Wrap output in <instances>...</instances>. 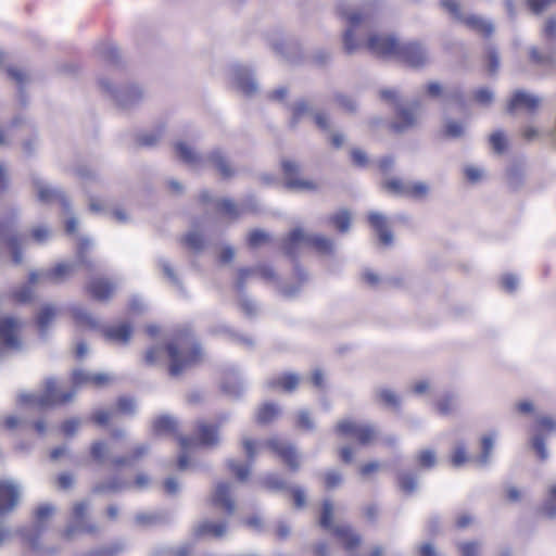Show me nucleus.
<instances>
[{
	"label": "nucleus",
	"instance_id": "25",
	"mask_svg": "<svg viewBox=\"0 0 556 556\" xmlns=\"http://www.w3.org/2000/svg\"><path fill=\"white\" fill-rule=\"evenodd\" d=\"M254 276H260L262 279L266 281H276L277 277L274 269L269 266L262 265L256 268H242L239 270L238 279H237V288L242 290L244 282Z\"/></svg>",
	"mask_w": 556,
	"mask_h": 556
},
{
	"label": "nucleus",
	"instance_id": "17",
	"mask_svg": "<svg viewBox=\"0 0 556 556\" xmlns=\"http://www.w3.org/2000/svg\"><path fill=\"white\" fill-rule=\"evenodd\" d=\"M304 117H312L315 124L323 130L330 128V121L326 113L315 111L309 102L300 100L292 108V123L295 124Z\"/></svg>",
	"mask_w": 556,
	"mask_h": 556
},
{
	"label": "nucleus",
	"instance_id": "27",
	"mask_svg": "<svg viewBox=\"0 0 556 556\" xmlns=\"http://www.w3.org/2000/svg\"><path fill=\"white\" fill-rule=\"evenodd\" d=\"M132 488V483L130 480L115 476L106 481L98 483L93 491L96 493H121Z\"/></svg>",
	"mask_w": 556,
	"mask_h": 556
},
{
	"label": "nucleus",
	"instance_id": "10",
	"mask_svg": "<svg viewBox=\"0 0 556 556\" xmlns=\"http://www.w3.org/2000/svg\"><path fill=\"white\" fill-rule=\"evenodd\" d=\"M440 5L457 22L464 24L468 29L490 38L494 33V25L491 21L477 14L465 15L457 0H440Z\"/></svg>",
	"mask_w": 556,
	"mask_h": 556
},
{
	"label": "nucleus",
	"instance_id": "60",
	"mask_svg": "<svg viewBox=\"0 0 556 556\" xmlns=\"http://www.w3.org/2000/svg\"><path fill=\"white\" fill-rule=\"evenodd\" d=\"M216 206L220 208L227 216L232 218L239 216L240 214V211L236 203H233L229 199H223L220 201H217Z\"/></svg>",
	"mask_w": 556,
	"mask_h": 556
},
{
	"label": "nucleus",
	"instance_id": "13",
	"mask_svg": "<svg viewBox=\"0 0 556 556\" xmlns=\"http://www.w3.org/2000/svg\"><path fill=\"white\" fill-rule=\"evenodd\" d=\"M22 484L11 478L0 480V520L13 513L22 497Z\"/></svg>",
	"mask_w": 556,
	"mask_h": 556
},
{
	"label": "nucleus",
	"instance_id": "9",
	"mask_svg": "<svg viewBox=\"0 0 556 556\" xmlns=\"http://www.w3.org/2000/svg\"><path fill=\"white\" fill-rule=\"evenodd\" d=\"M198 440L199 442L194 439L179 437V445L181 447V454L177 462L179 470H187L189 468L188 452L197 445L213 447L219 443L217 428L213 425L200 424L198 427Z\"/></svg>",
	"mask_w": 556,
	"mask_h": 556
},
{
	"label": "nucleus",
	"instance_id": "59",
	"mask_svg": "<svg viewBox=\"0 0 556 556\" xmlns=\"http://www.w3.org/2000/svg\"><path fill=\"white\" fill-rule=\"evenodd\" d=\"M437 463L435 454L431 450L420 451L418 454V464L422 468L430 469L434 467Z\"/></svg>",
	"mask_w": 556,
	"mask_h": 556
},
{
	"label": "nucleus",
	"instance_id": "26",
	"mask_svg": "<svg viewBox=\"0 0 556 556\" xmlns=\"http://www.w3.org/2000/svg\"><path fill=\"white\" fill-rule=\"evenodd\" d=\"M35 185L37 189V197L41 202L49 203L53 200H58L66 211L68 210V202L60 190L52 188L42 180H36Z\"/></svg>",
	"mask_w": 556,
	"mask_h": 556
},
{
	"label": "nucleus",
	"instance_id": "7",
	"mask_svg": "<svg viewBox=\"0 0 556 556\" xmlns=\"http://www.w3.org/2000/svg\"><path fill=\"white\" fill-rule=\"evenodd\" d=\"M242 445L245 454L252 463L260 451L264 447H268L275 454H277L291 469L296 470L300 467V454L288 442L278 438H271L266 441H253L251 439H243Z\"/></svg>",
	"mask_w": 556,
	"mask_h": 556
},
{
	"label": "nucleus",
	"instance_id": "19",
	"mask_svg": "<svg viewBox=\"0 0 556 556\" xmlns=\"http://www.w3.org/2000/svg\"><path fill=\"white\" fill-rule=\"evenodd\" d=\"M529 60L530 62L545 70L547 73H552L556 71V47L546 46L542 49L538 47L529 48Z\"/></svg>",
	"mask_w": 556,
	"mask_h": 556
},
{
	"label": "nucleus",
	"instance_id": "47",
	"mask_svg": "<svg viewBox=\"0 0 556 556\" xmlns=\"http://www.w3.org/2000/svg\"><path fill=\"white\" fill-rule=\"evenodd\" d=\"M493 446H494V437L493 435L489 434V435L482 437L481 454L477 458V463L480 466H485L489 463Z\"/></svg>",
	"mask_w": 556,
	"mask_h": 556
},
{
	"label": "nucleus",
	"instance_id": "23",
	"mask_svg": "<svg viewBox=\"0 0 556 556\" xmlns=\"http://www.w3.org/2000/svg\"><path fill=\"white\" fill-rule=\"evenodd\" d=\"M117 289V285L105 278H94L87 285L90 295L97 301L111 299Z\"/></svg>",
	"mask_w": 556,
	"mask_h": 556
},
{
	"label": "nucleus",
	"instance_id": "56",
	"mask_svg": "<svg viewBox=\"0 0 556 556\" xmlns=\"http://www.w3.org/2000/svg\"><path fill=\"white\" fill-rule=\"evenodd\" d=\"M332 515L333 505L329 501H325L323 504V510L320 516V526L325 529L330 530L332 528Z\"/></svg>",
	"mask_w": 556,
	"mask_h": 556
},
{
	"label": "nucleus",
	"instance_id": "34",
	"mask_svg": "<svg viewBox=\"0 0 556 556\" xmlns=\"http://www.w3.org/2000/svg\"><path fill=\"white\" fill-rule=\"evenodd\" d=\"M177 430V420L169 415H162L154 419L153 431L157 435L174 434Z\"/></svg>",
	"mask_w": 556,
	"mask_h": 556
},
{
	"label": "nucleus",
	"instance_id": "39",
	"mask_svg": "<svg viewBox=\"0 0 556 556\" xmlns=\"http://www.w3.org/2000/svg\"><path fill=\"white\" fill-rule=\"evenodd\" d=\"M540 513L548 519L556 517V484L549 488L547 496L540 507Z\"/></svg>",
	"mask_w": 556,
	"mask_h": 556
},
{
	"label": "nucleus",
	"instance_id": "3",
	"mask_svg": "<svg viewBox=\"0 0 556 556\" xmlns=\"http://www.w3.org/2000/svg\"><path fill=\"white\" fill-rule=\"evenodd\" d=\"M93 372L75 369L72 374L74 389L67 392H61L56 382L52 378L45 381L43 389L40 393L22 392L18 394V404L21 406H29L31 408H47L59 404H65L75 396L76 389L83 386L91 384Z\"/></svg>",
	"mask_w": 556,
	"mask_h": 556
},
{
	"label": "nucleus",
	"instance_id": "29",
	"mask_svg": "<svg viewBox=\"0 0 556 556\" xmlns=\"http://www.w3.org/2000/svg\"><path fill=\"white\" fill-rule=\"evenodd\" d=\"M131 333L132 327L129 323L113 325L104 330L105 338L118 344H127L131 338Z\"/></svg>",
	"mask_w": 556,
	"mask_h": 556
},
{
	"label": "nucleus",
	"instance_id": "38",
	"mask_svg": "<svg viewBox=\"0 0 556 556\" xmlns=\"http://www.w3.org/2000/svg\"><path fill=\"white\" fill-rule=\"evenodd\" d=\"M72 316L77 324L84 325L90 328L97 327L98 323L96 318L81 305H74L71 308Z\"/></svg>",
	"mask_w": 556,
	"mask_h": 556
},
{
	"label": "nucleus",
	"instance_id": "11",
	"mask_svg": "<svg viewBox=\"0 0 556 556\" xmlns=\"http://www.w3.org/2000/svg\"><path fill=\"white\" fill-rule=\"evenodd\" d=\"M22 321L15 317L0 319V358L9 351H17L22 346Z\"/></svg>",
	"mask_w": 556,
	"mask_h": 556
},
{
	"label": "nucleus",
	"instance_id": "35",
	"mask_svg": "<svg viewBox=\"0 0 556 556\" xmlns=\"http://www.w3.org/2000/svg\"><path fill=\"white\" fill-rule=\"evenodd\" d=\"M58 315V308L52 304H47L41 307L37 316V325L40 332L43 334L52 323L55 320Z\"/></svg>",
	"mask_w": 556,
	"mask_h": 556
},
{
	"label": "nucleus",
	"instance_id": "48",
	"mask_svg": "<svg viewBox=\"0 0 556 556\" xmlns=\"http://www.w3.org/2000/svg\"><path fill=\"white\" fill-rule=\"evenodd\" d=\"M429 192V187L421 181L416 182H407V198H412L415 200H421L427 197Z\"/></svg>",
	"mask_w": 556,
	"mask_h": 556
},
{
	"label": "nucleus",
	"instance_id": "53",
	"mask_svg": "<svg viewBox=\"0 0 556 556\" xmlns=\"http://www.w3.org/2000/svg\"><path fill=\"white\" fill-rule=\"evenodd\" d=\"M490 143L498 154L504 153L507 148V140L502 130H497L490 136Z\"/></svg>",
	"mask_w": 556,
	"mask_h": 556
},
{
	"label": "nucleus",
	"instance_id": "46",
	"mask_svg": "<svg viewBox=\"0 0 556 556\" xmlns=\"http://www.w3.org/2000/svg\"><path fill=\"white\" fill-rule=\"evenodd\" d=\"M376 397L379 402L383 403L387 406L393 407L395 409L400 408V397L395 392H393L390 389L377 390Z\"/></svg>",
	"mask_w": 556,
	"mask_h": 556
},
{
	"label": "nucleus",
	"instance_id": "8",
	"mask_svg": "<svg viewBox=\"0 0 556 556\" xmlns=\"http://www.w3.org/2000/svg\"><path fill=\"white\" fill-rule=\"evenodd\" d=\"M303 248H313L320 254H331L334 251L332 240L314 233H306L302 229H294L283 242V250L288 255H295Z\"/></svg>",
	"mask_w": 556,
	"mask_h": 556
},
{
	"label": "nucleus",
	"instance_id": "52",
	"mask_svg": "<svg viewBox=\"0 0 556 556\" xmlns=\"http://www.w3.org/2000/svg\"><path fill=\"white\" fill-rule=\"evenodd\" d=\"M465 132L464 126L453 119H447L444 126V135L448 138H460Z\"/></svg>",
	"mask_w": 556,
	"mask_h": 556
},
{
	"label": "nucleus",
	"instance_id": "37",
	"mask_svg": "<svg viewBox=\"0 0 556 556\" xmlns=\"http://www.w3.org/2000/svg\"><path fill=\"white\" fill-rule=\"evenodd\" d=\"M483 60L490 75H495L500 68V54L495 46L488 43L484 47Z\"/></svg>",
	"mask_w": 556,
	"mask_h": 556
},
{
	"label": "nucleus",
	"instance_id": "5",
	"mask_svg": "<svg viewBox=\"0 0 556 556\" xmlns=\"http://www.w3.org/2000/svg\"><path fill=\"white\" fill-rule=\"evenodd\" d=\"M175 154L186 165L195 170L206 168L213 165L224 178L233 176L235 170L228 163L222 150H213L208 155L198 153L193 146L187 141H177L175 143Z\"/></svg>",
	"mask_w": 556,
	"mask_h": 556
},
{
	"label": "nucleus",
	"instance_id": "36",
	"mask_svg": "<svg viewBox=\"0 0 556 556\" xmlns=\"http://www.w3.org/2000/svg\"><path fill=\"white\" fill-rule=\"evenodd\" d=\"M55 511V507L52 504L45 503L37 507L35 511V529L37 533H40L46 523L52 518Z\"/></svg>",
	"mask_w": 556,
	"mask_h": 556
},
{
	"label": "nucleus",
	"instance_id": "45",
	"mask_svg": "<svg viewBox=\"0 0 556 556\" xmlns=\"http://www.w3.org/2000/svg\"><path fill=\"white\" fill-rule=\"evenodd\" d=\"M542 37L546 46L556 47V16H551L546 20Z\"/></svg>",
	"mask_w": 556,
	"mask_h": 556
},
{
	"label": "nucleus",
	"instance_id": "28",
	"mask_svg": "<svg viewBox=\"0 0 556 556\" xmlns=\"http://www.w3.org/2000/svg\"><path fill=\"white\" fill-rule=\"evenodd\" d=\"M149 451L150 446L148 444H138L131 450L129 455L113 457L111 464L115 467H130L147 456Z\"/></svg>",
	"mask_w": 556,
	"mask_h": 556
},
{
	"label": "nucleus",
	"instance_id": "22",
	"mask_svg": "<svg viewBox=\"0 0 556 556\" xmlns=\"http://www.w3.org/2000/svg\"><path fill=\"white\" fill-rule=\"evenodd\" d=\"M377 437L376 428L363 421L350 420V442L354 441L359 445H369Z\"/></svg>",
	"mask_w": 556,
	"mask_h": 556
},
{
	"label": "nucleus",
	"instance_id": "61",
	"mask_svg": "<svg viewBox=\"0 0 556 556\" xmlns=\"http://www.w3.org/2000/svg\"><path fill=\"white\" fill-rule=\"evenodd\" d=\"M137 408V404L134 399L128 396H122L117 401V409L118 412L126 414V415H132L135 414Z\"/></svg>",
	"mask_w": 556,
	"mask_h": 556
},
{
	"label": "nucleus",
	"instance_id": "16",
	"mask_svg": "<svg viewBox=\"0 0 556 556\" xmlns=\"http://www.w3.org/2000/svg\"><path fill=\"white\" fill-rule=\"evenodd\" d=\"M541 105V98L525 90H516L507 103V112L515 114L523 111L527 114H535Z\"/></svg>",
	"mask_w": 556,
	"mask_h": 556
},
{
	"label": "nucleus",
	"instance_id": "6",
	"mask_svg": "<svg viewBox=\"0 0 556 556\" xmlns=\"http://www.w3.org/2000/svg\"><path fill=\"white\" fill-rule=\"evenodd\" d=\"M380 98L394 104L395 121L390 124V129L395 134H403L418 125V113L421 111V102L413 101L409 106L399 102V92L394 89L380 90Z\"/></svg>",
	"mask_w": 556,
	"mask_h": 556
},
{
	"label": "nucleus",
	"instance_id": "58",
	"mask_svg": "<svg viewBox=\"0 0 556 556\" xmlns=\"http://www.w3.org/2000/svg\"><path fill=\"white\" fill-rule=\"evenodd\" d=\"M473 98L477 103L489 106L493 102L494 94L489 88H479L475 91Z\"/></svg>",
	"mask_w": 556,
	"mask_h": 556
},
{
	"label": "nucleus",
	"instance_id": "64",
	"mask_svg": "<svg viewBox=\"0 0 556 556\" xmlns=\"http://www.w3.org/2000/svg\"><path fill=\"white\" fill-rule=\"evenodd\" d=\"M269 237L265 231L254 230L249 235V245L252 248L261 247L268 241Z\"/></svg>",
	"mask_w": 556,
	"mask_h": 556
},
{
	"label": "nucleus",
	"instance_id": "20",
	"mask_svg": "<svg viewBox=\"0 0 556 556\" xmlns=\"http://www.w3.org/2000/svg\"><path fill=\"white\" fill-rule=\"evenodd\" d=\"M230 75L235 85L243 93L252 96L257 91V83L254 79L249 66L242 64H233L230 68Z\"/></svg>",
	"mask_w": 556,
	"mask_h": 556
},
{
	"label": "nucleus",
	"instance_id": "15",
	"mask_svg": "<svg viewBox=\"0 0 556 556\" xmlns=\"http://www.w3.org/2000/svg\"><path fill=\"white\" fill-rule=\"evenodd\" d=\"M100 84L104 90L112 94L114 100L122 108L131 106L138 103L143 97V91L137 84H129L118 88L113 87L108 80H101Z\"/></svg>",
	"mask_w": 556,
	"mask_h": 556
},
{
	"label": "nucleus",
	"instance_id": "43",
	"mask_svg": "<svg viewBox=\"0 0 556 556\" xmlns=\"http://www.w3.org/2000/svg\"><path fill=\"white\" fill-rule=\"evenodd\" d=\"M534 431L535 433H543L546 438L556 431V420L551 416H539L535 419Z\"/></svg>",
	"mask_w": 556,
	"mask_h": 556
},
{
	"label": "nucleus",
	"instance_id": "24",
	"mask_svg": "<svg viewBox=\"0 0 556 556\" xmlns=\"http://www.w3.org/2000/svg\"><path fill=\"white\" fill-rule=\"evenodd\" d=\"M231 490L232 485L230 483L219 482L212 494L214 505L222 507L227 514H232L236 509V504L231 498Z\"/></svg>",
	"mask_w": 556,
	"mask_h": 556
},
{
	"label": "nucleus",
	"instance_id": "62",
	"mask_svg": "<svg viewBox=\"0 0 556 556\" xmlns=\"http://www.w3.org/2000/svg\"><path fill=\"white\" fill-rule=\"evenodd\" d=\"M350 154L355 166L366 168L369 165V159L363 150L355 148L350 152Z\"/></svg>",
	"mask_w": 556,
	"mask_h": 556
},
{
	"label": "nucleus",
	"instance_id": "44",
	"mask_svg": "<svg viewBox=\"0 0 556 556\" xmlns=\"http://www.w3.org/2000/svg\"><path fill=\"white\" fill-rule=\"evenodd\" d=\"M506 180L513 191L518 190L523 184L522 169L517 165L510 166L506 172Z\"/></svg>",
	"mask_w": 556,
	"mask_h": 556
},
{
	"label": "nucleus",
	"instance_id": "49",
	"mask_svg": "<svg viewBox=\"0 0 556 556\" xmlns=\"http://www.w3.org/2000/svg\"><path fill=\"white\" fill-rule=\"evenodd\" d=\"M109 446L103 441H97L91 445V456L99 464H103L109 455Z\"/></svg>",
	"mask_w": 556,
	"mask_h": 556
},
{
	"label": "nucleus",
	"instance_id": "30",
	"mask_svg": "<svg viewBox=\"0 0 556 556\" xmlns=\"http://www.w3.org/2000/svg\"><path fill=\"white\" fill-rule=\"evenodd\" d=\"M300 383V377L292 372L277 375L267 380L270 389H281L285 392H292Z\"/></svg>",
	"mask_w": 556,
	"mask_h": 556
},
{
	"label": "nucleus",
	"instance_id": "33",
	"mask_svg": "<svg viewBox=\"0 0 556 556\" xmlns=\"http://www.w3.org/2000/svg\"><path fill=\"white\" fill-rule=\"evenodd\" d=\"M227 531V523L226 522H213V521H202L200 522L195 529L194 532L197 535H212L214 538H220L223 536Z\"/></svg>",
	"mask_w": 556,
	"mask_h": 556
},
{
	"label": "nucleus",
	"instance_id": "57",
	"mask_svg": "<svg viewBox=\"0 0 556 556\" xmlns=\"http://www.w3.org/2000/svg\"><path fill=\"white\" fill-rule=\"evenodd\" d=\"M52 236L51 230L43 225L34 227L31 230V238L35 242L39 244L46 243Z\"/></svg>",
	"mask_w": 556,
	"mask_h": 556
},
{
	"label": "nucleus",
	"instance_id": "55",
	"mask_svg": "<svg viewBox=\"0 0 556 556\" xmlns=\"http://www.w3.org/2000/svg\"><path fill=\"white\" fill-rule=\"evenodd\" d=\"M446 99L454 102L460 110L466 109V98L460 87H454L445 94Z\"/></svg>",
	"mask_w": 556,
	"mask_h": 556
},
{
	"label": "nucleus",
	"instance_id": "14",
	"mask_svg": "<svg viewBox=\"0 0 556 556\" xmlns=\"http://www.w3.org/2000/svg\"><path fill=\"white\" fill-rule=\"evenodd\" d=\"M285 176V185L288 189L294 191H314L318 184L313 179L300 177L301 166L293 160H283L281 163Z\"/></svg>",
	"mask_w": 556,
	"mask_h": 556
},
{
	"label": "nucleus",
	"instance_id": "32",
	"mask_svg": "<svg viewBox=\"0 0 556 556\" xmlns=\"http://www.w3.org/2000/svg\"><path fill=\"white\" fill-rule=\"evenodd\" d=\"M397 489L405 495H412L418 488L416 473L406 470H400L395 476Z\"/></svg>",
	"mask_w": 556,
	"mask_h": 556
},
{
	"label": "nucleus",
	"instance_id": "51",
	"mask_svg": "<svg viewBox=\"0 0 556 556\" xmlns=\"http://www.w3.org/2000/svg\"><path fill=\"white\" fill-rule=\"evenodd\" d=\"M228 468L240 481H245L250 475V465L239 464L238 462L230 459L228 460Z\"/></svg>",
	"mask_w": 556,
	"mask_h": 556
},
{
	"label": "nucleus",
	"instance_id": "18",
	"mask_svg": "<svg viewBox=\"0 0 556 556\" xmlns=\"http://www.w3.org/2000/svg\"><path fill=\"white\" fill-rule=\"evenodd\" d=\"M367 220L379 244L386 248L391 247L394 238L387 216L378 212H370L367 216Z\"/></svg>",
	"mask_w": 556,
	"mask_h": 556
},
{
	"label": "nucleus",
	"instance_id": "4",
	"mask_svg": "<svg viewBox=\"0 0 556 556\" xmlns=\"http://www.w3.org/2000/svg\"><path fill=\"white\" fill-rule=\"evenodd\" d=\"M93 245L88 238H80L77 245V258L70 262L58 263L53 268L35 270L29 274V285L41 282L61 283L70 278L79 266L91 267L90 261L86 256V252Z\"/></svg>",
	"mask_w": 556,
	"mask_h": 556
},
{
	"label": "nucleus",
	"instance_id": "63",
	"mask_svg": "<svg viewBox=\"0 0 556 556\" xmlns=\"http://www.w3.org/2000/svg\"><path fill=\"white\" fill-rule=\"evenodd\" d=\"M332 225L341 232L348 230V211L341 210L331 217Z\"/></svg>",
	"mask_w": 556,
	"mask_h": 556
},
{
	"label": "nucleus",
	"instance_id": "1",
	"mask_svg": "<svg viewBox=\"0 0 556 556\" xmlns=\"http://www.w3.org/2000/svg\"><path fill=\"white\" fill-rule=\"evenodd\" d=\"M375 16L374 5L350 11V52L365 48L371 54L382 58H396L400 41L393 35L369 34L366 39L357 40L355 29L361 25L369 27Z\"/></svg>",
	"mask_w": 556,
	"mask_h": 556
},
{
	"label": "nucleus",
	"instance_id": "54",
	"mask_svg": "<svg viewBox=\"0 0 556 556\" xmlns=\"http://www.w3.org/2000/svg\"><path fill=\"white\" fill-rule=\"evenodd\" d=\"M185 243L189 249L193 251H200L204 247L203 237L197 231L188 232L185 237Z\"/></svg>",
	"mask_w": 556,
	"mask_h": 556
},
{
	"label": "nucleus",
	"instance_id": "21",
	"mask_svg": "<svg viewBox=\"0 0 556 556\" xmlns=\"http://www.w3.org/2000/svg\"><path fill=\"white\" fill-rule=\"evenodd\" d=\"M88 510V503L80 502L74 505L72 522L65 530L66 536L73 535L75 532H93L96 528L86 521V514Z\"/></svg>",
	"mask_w": 556,
	"mask_h": 556
},
{
	"label": "nucleus",
	"instance_id": "2",
	"mask_svg": "<svg viewBox=\"0 0 556 556\" xmlns=\"http://www.w3.org/2000/svg\"><path fill=\"white\" fill-rule=\"evenodd\" d=\"M164 353L169 358V374L173 377L179 376L201 357L200 346L189 331L176 333L173 340L167 343L165 350L159 346L150 349L146 353V362L154 364Z\"/></svg>",
	"mask_w": 556,
	"mask_h": 556
},
{
	"label": "nucleus",
	"instance_id": "12",
	"mask_svg": "<svg viewBox=\"0 0 556 556\" xmlns=\"http://www.w3.org/2000/svg\"><path fill=\"white\" fill-rule=\"evenodd\" d=\"M397 61L412 68H422L430 63L428 49L419 41L400 42Z\"/></svg>",
	"mask_w": 556,
	"mask_h": 556
},
{
	"label": "nucleus",
	"instance_id": "50",
	"mask_svg": "<svg viewBox=\"0 0 556 556\" xmlns=\"http://www.w3.org/2000/svg\"><path fill=\"white\" fill-rule=\"evenodd\" d=\"M383 187L391 193L400 197H406L407 182L402 181L399 178H392L384 182Z\"/></svg>",
	"mask_w": 556,
	"mask_h": 556
},
{
	"label": "nucleus",
	"instance_id": "41",
	"mask_svg": "<svg viewBox=\"0 0 556 556\" xmlns=\"http://www.w3.org/2000/svg\"><path fill=\"white\" fill-rule=\"evenodd\" d=\"M435 407L440 415H450L457 407V399L453 393H446L437 401Z\"/></svg>",
	"mask_w": 556,
	"mask_h": 556
},
{
	"label": "nucleus",
	"instance_id": "31",
	"mask_svg": "<svg viewBox=\"0 0 556 556\" xmlns=\"http://www.w3.org/2000/svg\"><path fill=\"white\" fill-rule=\"evenodd\" d=\"M89 208L94 213L111 214L116 222L122 224L129 220V216L125 210L121 207L111 208V206L102 200L90 199Z\"/></svg>",
	"mask_w": 556,
	"mask_h": 556
},
{
	"label": "nucleus",
	"instance_id": "40",
	"mask_svg": "<svg viewBox=\"0 0 556 556\" xmlns=\"http://www.w3.org/2000/svg\"><path fill=\"white\" fill-rule=\"evenodd\" d=\"M280 409L273 403H266L261 406L256 413L258 424H268L278 417Z\"/></svg>",
	"mask_w": 556,
	"mask_h": 556
},
{
	"label": "nucleus",
	"instance_id": "42",
	"mask_svg": "<svg viewBox=\"0 0 556 556\" xmlns=\"http://www.w3.org/2000/svg\"><path fill=\"white\" fill-rule=\"evenodd\" d=\"M545 441L543 433H534L530 439V445L541 462L547 460L549 456Z\"/></svg>",
	"mask_w": 556,
	"mask_h": 556
}]
</instances>
